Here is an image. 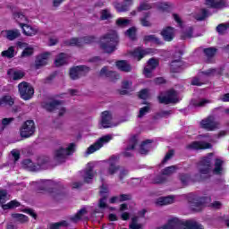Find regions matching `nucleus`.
I'll return each instance as SVG.
<instances>
[{"label": "nucleus", "mask_w": 229, "mask_h": 229, "mask_svg": "<svg viewBox=\"0 0 229 229\" xmlns=\"http://www.w3.org/2000/svg\"><path fill=\"white\" fill-rule=\"evenodd\" d=\"M161 229H205L203 225L196 221L187 220L182 221L178 218L168 220L167 225H165Z\"/></svg>", "instance_id": "obj_1"}, {"label": "nucleus", "mask_w": 229, "mask_h": 229, "mask_svg": "<svg viewBox=\"0 0 229 229\" xmlns=\"http://www.w3.org/2000/svg\"><path fill=\"white\" fill-rule=\"evenodd\" d=\"M119 44V36L117 33H106V35L100 38V48L104 51V53H114L115 51L117 45Z\"/></svg>", "instance_id": "obj_2"}, {"label": "nucleus", "mask_w": 229, "mask_h": 229, "mask_svg": "<svg viewBox=\"0 0 229 229\" xmlns=\"http://www.w3.org/2000/svg\"><path fill=\"white\" fill-rule=\"evenodd\" d=\"M38 190L45 191L51 198H53V199L58 198V182L54 180L40 181Z\"/></svg>", "instance_id": "obj_3"}, {"label": "nucleus", "mask_w": 229, "mask_h": 229, "mask_svg": "<svg viewBox=\"0 0 229 229\" xmlns=\"http://www.w3.org/2000/svg\"><path fill=\"white\" fill-rule=\"evenodd\" d=\"M18 90L20 97L24 101H30L35 94V89L30 84V82L22 81L18 85Z\"/></svg>", "instance_id": "obj_4"}, {"label": "nucleus", "mask_w": 229, "mask_h": 229, "mask_svg": "<svg viewBox=\"0 0 229 229\" xmlns=\"http://www.w3.org/2000/svg\"><path fill=\"white\" fill-rule=\"evenodd\" d=\"M94 176L96 173L94 172V166L89 165L84 170V174L82 175L83 182H75L72 183V189H81L84 183L90 184L94 181Z\"/></svg>", "instance_id": "obj_5"}, {"label": "nucleus", "mask_w": 229, "mask_h": 229, "mask_svg": "<svg viewBox=\"0 0 229 229\" xmlns=\"http://www.w3.org/2000/svg\"><path fill=\"white\" fill-rule=\"evenodd\" d=\"M74 151H76V143H70L66 148H59L58 165H61V164H65V162H67V158H69L71 155H74Z\"/></svg>", "instance_id": "obj_6"}, {"label": "nucleus", "mask_w": 229, "mask_h": 229, "mask_svg": "<svg viewBox=\"0 0 229 229\" xmlns=\"http://www.w3.org/2000/svg\"><path fill=\"white\" fill-rule=\"evenodd\" d=\"M35 122L33 120H27L20 128V136L21 139H30V137L35 135Z\"/></svg>", "instance_id": "obj_7"}, {"label": "nucleus", "mask_w": 229, "mask_h": 229, "mask_svg": "<svg viewBox=\"0 0 229 229\" xmlns=\"http://www.w3.org/2000/svg\"><path fill=\"white\" fill-rule=\"evenodd\" d=\"M212 157L214 155L209 153L199 160L198 163L199 174H208L210 173V169H212Z\"/></svg>", "instance_id": "obj_8"}, {"label": "nucleus", "mask_w": 229, "mask_h": 229, "mask_svg": "<svg viewBox=\"0 0 229 229\" xmlns=\"http://www.w3.org/2000/svg\"><path fill=\"white\" fill-rule=\"evenodd\" d=\"M90 72V67L86 65H78L70 69L71 80H80L81 76H87L88 72Z\"/></svg>", "instance_id": "obj_9"}, {"label": "nucleus", "mask_w": 229, "mask_h": 229, "mask_svg": "<svg viewBox=\"0 0 229 229\" xmlns=\"http://www.w3.org/2000/svg\"><path fill=\"white\" fill-rule=\"evenodd\" d=\"M98 40L96 36H85L83 38H72L67 43L68 46H76L77 47H81L83 44H94Z\"/></svg>", "instance_id": "obj_10"}, {"label": "nucleus", "mask_w": 229, "mask_h": 229, "mask_svg": "<svg viewBox=\"0 0 229 229\" xmlns=\"http://www.w3.org/2000/svg\"><path fill=\"white\" fill-rule=\"evenodd\" d=\"M112 140V136L106 135L101 138H99L94 144L89 146L87 149L88 155H92V153H96V151L101 149V147L104 144H106V142H110Z\"/></svg>", "instance_id": "obj_11"}, {"label": "nucleus", "mask_w": 229, "mask_h": 229, "mask_svg": "<svg viewBox=\"0 0 229 229\" xmlns=\"http://www.w3.org/2000/svg\"><path fill=\"white\" fill-rule=\"evenodd\" d=\"M158 101L161 103V105H171V103H178V98H176V90H168L166 92V96L158 97Z\"/></svg>", "instance_id": "obj_12"}, {"label": "nucleus", "mask_w": 229, "mask_h": 229, "mask_svg": "<svg viewBox=\"0 0 229 229\" xmlns=\"http://www.w3.org/2000/svg\"><path fill=\"white\" fill-rule=\"evenodd\" d=\"M211 148L212 144L205 141H192L186 146V149H190L191 151H199V149H210Z\"/></svg>", "instance_id": "obj_13"}, {"label": "nucleus", "mask_w": 229, "mask_h": 229, "mask_svg": "<svg viewBox=\"0 0 229 229\" xmlns=\"http://www.w3.org/2000/svg\"><path fill=\"white\" fill-rule=\"evenodd\" d=\"M99 76H106L109 78L110 81H117L121 79V75L115 71H108V66H104L100 72Z\"/></svg>", "instance_id": "obj_14"}, {"label": "nucleus", "mask_w": 229, "mask_h": 229, "mask_svg": "<svg viewBox=\"0 0 229 229\" xmlns=\"http://www.w3.org/2000/svg\"><path fill=\"white\" fill-rule=\"evenodd\" d=\"M137 144H139V140L137 139L136 135H133L132 137H131L129 140V145L127 146V148H125V151L123 152V157H125V158H130L133 157V154H131L130 150L135 149V148L137 147Z\"/></svg>", "instance_id": "obj_15"}, {"label": "nucleus", "mask_w": 229, "mask_h": 229, "mask_svg": "<svg viewBox=\"0 0 229 229\" xmlns=\"http://www.w3.org/2000/svg\"><path fill=\"white\" fill-rule=\"evenodd\" d=\"M200 124L201 128L208 130V131H214V130L217 128V125L216 124V122H214L212 116H208V118L202 120Z\"/></svg>", "instance_id": "obj_16"}, {"label": "nucleus", "mask_w": 229, "mask_h": 229, "mask_svg": "<svg viewBox=\"0 0 229 229\" xmlns=\"http://www.w3.org/2000/svg\"><path fill=\"white\" fill-rule=\"evenodd\" d=\"M203 53L207 58V64H214V56L217 55V48L216 47L204 48Z\"/></svg>", "instance_id": "obj_17"}, {"label": "nucleus", "mask_w": 229, "mask_h": 229, "mask_svg": "<svg viewBox=\"0 0 229 229\" xmlns=\"http://www.w3.org/2000/svg\"><path fill=\"white\" fill-rule=\"evenodd\" d=\"M161 36L165 42H172L174 38V28L168 26L163 29Z\"/></svg>", "instance_id": "obj_18"}, {"label": "nucleus", "mask_w": 229, "mask_h": 229, "mask_svg": "<svg viewBox=\"0 0 229 229\" xmlns=\"http://www.w3.org/2000/svg\"><path fill=\"white\" fill-rule=\"evenodd\" d=\"M133 5V0H124L123 4L116 3L114 4V8L119 13L128 12L130 8Z\"/></svg>", "instance_id": "obj_19"}, {"label": "nucleus", "mask_w": 229, "mask_h": 229, "mask_svg": "<svg viewBox=\"0 0 229 229\" xmlns=\"http://www.w3.org/2000/svg\"><path fill=\"white\" fill-rule=\"evenodd\" d=\"M185 63L182 61V58L174 60L170 64L171 72H182L184 69Z\"/></svg>", "instance_id": "obj_20"}, {"label": "nucleus", "mask_w": 229, "mask_h": 229, "mask_svg": "<svg viewBox=\"0 0 229 229\" xmlns=\"http://www.w3.org/2000/svg\"><path fill=\"white\" fill-rule=\"evenodd\" d=\"M100 124L102 128H110V124H112V114H110V111L102 112Z\"/></svg>", "instance_id": "obj_21"}, {"label": "nucleus", "mask_w": 229, "mask_h": 229, "mask_svg": "<svg viewBox=\"0 0 229 229\" xmlns=\"http://www.w3.org/2000/svg\"><path fill=\"white\" fill-rule=\"evenodd\" d=\"M147 55H149V52L148 50L142 49V47H137L132 52H131V56L134 58V60H137V62H140L144 56Z\"/></svg>", "instance_id": "obj_22"}, {"label": "nucleus", "mask_w": 229, "mask_h": 229, "mask_svg": "<svg viewBox=\"0 0 229 229\" xmlns=\"http://www.w3.org/2000/svg\"><path fill=\"white\" fill-rule=\"evenodd\" d=\"M42 108H45L47 112H53L58 106V101L53 98H48L41 104Z\"/></svg>", "instance_id": "obj_23"}, {"label": "nucleus", "mask_w": 229, "mask_h": 229, "mask_svg": "<svg viewBox=\"0 0 229 229\" xmlns=\"http://www.w3.org/2000/svg\"><path fill=\"white\" fill-rule=\"evenodd\" d=\"M207 6L219 10L226 6V0H206Z\"/></svg>", "instance_id": "obj_24"}, {"label": "nucleus", "mask_w": 229, "mask_h": 229, "mask_svg": "<svg viewBox=\"0 0 229 229\" xmlns=\"http://www.w3.org/2000/svg\"><path fill=\"white\" fill-rule=\"evenodd\" d=\"M20 26H21L23 33L27 37H33V36L37 35V33H38V29H37L35 27H31L26 23H20Z\"/></svg>", "instance_id": "obj_25"}, {"label": "nucleus", "mask_w": 229, "mask_h": 229, "mask_svg": "<svg viewBox=\"0 0 229 229\" xmlns=\"http://www.w3.org/2000/svg\"><path fill=\"white\" fill-rule=\"evenodd\" d=\"M117 160H119V157L117 156H112L109 159V167H108V174L111 175H114V173H117L119 169L121 168L119 165H115L117 164Z\"/></svg>", "instance_id": "obj_26"}, {"label": "nucleus", "mask_w": 229, "mask_h": 229, "mask_svg": "<svg viewBox=\"0 0 229 229\" xmlns=\"http://www.w3.org/2000/svg\"><path fill=\"white\" fill-rule=\"evenodd\" d=\"M115 65L122 72H131V64L126 60H119L115 62Z\"/></svg>", "instance_id": "obj_27"}, {"label": "nucleus", "mask_w": 229, "mask_h": 229, "mask_svg": "<svg viewBox=\"0 0 229 229\" xmlns=\"http://www.w3.org/2000/svg\"><path fill=\"white\" fill-rule=\"evenodd\" d=\"M207 201H210V197H200L199 200L193 202V210H195V212H201Z\"/></svg>", "instance_id": "obj_28"}, {"label": "nucleus", "mask_w": 229, "mask_h": 229, "mask_svg": "<svg viewBox=\"0 0 229 229\" xmlns=\"http://www.w3.org/2000/svg\"><path fill=\"white\" fill-rule=\"evenodd\" d=\"M48 57H49L48 53H45L38 56L36 59V69H40V67H44V65H47Z\"/></svg>", "instance_id": "obj_29"}, {"label": "nucleus", "mask_w": 229, "mask_h": 229, "mask_svg": "<svg viewBox=\"0 0 229 229\" xmlns=\"http://www.w3.org/2000/svg\"><path fill=\"white\" fill-rule=\"evenodd\" d=\"M15 105V99L10 95H5L0 98V106H13Z\"/></svg>", "instance_id": "obj_30"}, {"label": "nucleus", "mask_w": 229, "mask_h": 229, "mask_svg": "<svg viewBox=\"0 0 229 229\" xmlns=\"http://www.w3.org/2000/svg\"><path fill=\"white\" fill-rule=\"evenodd\" d=\"M152 142H153L152 140H146L141 142L140 146V155H148V153H149V148H151L149 144H152Z\"/></svg>", "instance_id": "obj_31"}, {"label": "nucleus", "mask_w": 229, "mask_h": 229, "mask_svg": "<svg viewBox=\"0 0 229 229\" xmlns=\"http://www.w3.org/2000/svg\"><path fill=\"white\" fill-rule=\"evenodd\" d=\"M21 166L28 171H40V167L37 166V165L33 164L30 159H24L21 163Z\"/></svg>", "instance_id": "obj_32"}, {"label": "nucleus", "mask_w": 229, "mask_h": 229, "mask_svg": "<svg viewBox=\"0 0 229 229\" xmlns=\"http://www.w3.org/2000/svg\"><path fill=\"white\" fill-rule=\"evenodd\" d=\"M156 203L159 207H164V205H171L172 203H174V197L173 196L160 197L159 199H157Z\"/></svg>", "instance_id": "obj_33"}, {"label": "nucleus", "mask_w": 229, "mask_h": 229, "mask_svg": "<svg viewBox=\"0 0 229 229\" xmlns=\"http://www.w3.org/2000/svg\"><path fill=\"white\" fill-rule=\"evenodd\" d=\"M143 42L145 44H149V42H153L157 44V46H162L164 44L160 38H157L155 35H147L143 37Z\"/></svg>", "instance_id": "obj_34"}, {"label": "nucleus", "mask_w": 229, "mask_h": 229, "mask_svg": "<svg viewBox=\"0 0 229 229\" xmlns=\"http://www.w3.org/2000/svg\"><path fill=\"white\" fill-rule=\"evenodd\" d=\"M8 76H12L13 80L17 81V80H22V77L26 75L24 72L22 71H15L13 69H10L7 71Z\"/></svg>", "instance_id": "obj_35"}, {"label": "nucleus", "mask_w": 229, "mask_h": 229, "mask_svg": "<svg viewBox=\"0 0 229 229\" xmlns=\"http://www.w3.org/2000/svg\"><path fill=\"white\" fill-rule=\"evenodd\" d=\"M213 174L220 176L223 174V160L216 158L215 160V168L213 169Z\"/></svg>", "instance_id": "obj_36"}, {"label": "nucleus", "mask_w": 229, "mask_h": 229, "mask_svg": "<svg viewBox=\"0 0 229 229\" xmlns=\"http://www.w3.org/2000/svg\"><path fill=\"white\" fill-rule=\"evenodd\" d=\"M5 37L8 40H15V38H19V37H21V32L19 30H6Z\"/></svg>", "instance_id": "obj_37"}, {"label": "nucleus", "mask_w": 229, "mask_h": 229, "mask_svg": "<svg viewBox=\"0 0 229 229\" xmlns=\"http://www.w3.org/2000/svg\"><path fill=\"white\" fill-rule=\"evenodd\" d=\"M47 164H49V158L47 157H40L38 158V165L36 167H39V169H47Z\"/></svg>", "instance_id": "obj_38"}, {"label": "nucleus", "mask_w": 229, "mask_h": 229, "mask_svg": "<svg viewBox=\"0 0 229 229\" xmlns=\"http://www.w3.org/2000/svg\"><path fill=\"white\" fill-rule=\"evenodd\" d=\"M209 103L210 100L207 98H200L199 100L192 101V105L195 106V108H203V106H206Z\"/></svg>", "instance_id": "obj_39"}, {"label": "nucleus", "mask_w": 229, "mask_h": 229, "mask_svg": "<svg viewBox=\"0 0 229 229\" xmlns=\"http://www.w3.org/2000/svg\"><path fill=\"white\" fill-rule=\"evenodd\" d=\"M1 56L4 58H13L15 56V47H10L7 50L1 53Z\"/></svg>", "instance_id": "obj_40"}, {"label": "nucleus", "mask_w": 229, "mask_h": 229, "mask_svg": "<svg viewBox=\"0 0 229 229\" xmlns=\"http://www.w3.org/2000/svg\"><path fill=\"white\" fill-rule=\"evenodd\" d=\"M69 55L65 53H60L58 55V67H62V65H67L69 62Z\"/></svg>", "instance_id": "obj_41"}, {"label": "nucleus", "mask_w": 229, "mask_h": 229, "mask_svg": "<svg viewBox=\"0 0 229 229\" xmlns=\"http://www.w3.org/2000/svg\"><path fill=\"white\" fill-rule=\"evenodd\" d=\"M176 169H178L176 165L165 167L162 170L161 174H163V176H171V174H174V173H176Z\"/></svg>", "instance_id": "obj_42"}, {"label": "nucleus", "mask_w": 229, "mask_h": 229, "mask_svg": "<svg viewBox=\"0 0 229 229\" xmlns=\"http://www.w3.org/2000/svg\"><path fill=\"white\" fill-rule=\"evenodd\" d=\"M125 35H127L131 40H137V29L135 27H131L126 30Z\"/></svg>", "instance_id": "obj_43"}, {"label": "nucleus", "mask_w": 229, "mask_h": 229, "mask_svg": "<svg viewBox=\"0 0 229 229\" xmlns=\"http://www.w3.org/2000/svg\"><path fill=\"white\" fill-rule=\"evenodd\" d=\"M149 13H145L143 18L140 20L141 26H143L144 28H151V23L149 22V21H148V19H149Z\"/></svg>", "instance_id": "obj_44"}, {"label": "nucleus", "mask_w": 229, "mask_h": 229, "mask_svg": "<svg viewBox=\"0 0 229 229\" xmlns=\"http://www.w3.org/2000/svg\"><path fill=\"white\" fill-rule=\"evenodd\" d=\"M12 218L15 219L18 223H28V216L23 214H13Z\"/></svg>", "instance_id": "obj_45"}, {"label": "nucleus", "mask_w": 229, "mask_h": 229, "mask_svg": "<svg viewBox=\"0 0 229 229\" xmlns=\"http://www.w3.org/2000/svg\"><path fill=\"white\" fill-rule=\"evenodd\" d=\"M229 28V23H220L216 26V32L219 35H225Z\"/></svg>", "instance_id": "obj_46"}, {"label": "nucleus", "mask_w": 229, "mask_h": 229, "mask_svg": "<svg viewBox=\"0 0 229 229\" xmlns=\"http://www.w3.org/2000/svg\"><path fill=\"white\" fill-rule=\"evenodd\" d=\"M85 214H88L87 208H82L75 214L74 216L72 217V221H80Z\"/></svg>", "instance_id": "obj_47"}, {"label": "nucleus", "mask_w": 229, "mask_h": 229, "mask_svg": "<svg viewBox=\"0 0 229 229\" xmlns=\"http://www.w3.org/2000/svg\"><path fill=\"white\" fill-rule=\"evenodd\" d=\"M13 18L20 24H22V22H28V18L25 15H23L22 13H13Z\"/></svg>", "instance_id": "obj_48"}, {"label": "nucleus", "mask_w": 229, "mask_h": 229, "mask_svg": "<svg viewBox=\"0 0 229 229\" xmlns=\"http://www.w3.org/2000/svg\"><path fill=\"white\" fill-rule=\"evenodd\" d=\"M17 207H21V203L17 200H12L8 204L3 205L2 208L4 210H8V208H17Z\"/></svg>", "instance_id": "obj_49"}, {"label": "nucleus", "mask_w": 229, "mask_h": 229, "mask_svg": "<svg viewBox=\"0 0 229 229\" xmlns=\"http://www.w3.org/2000/svg\"><path fill=\"white\" fill-rule=\"evenodd\" d=\"M153 8V5L148 2H141L140 4V6L137 8L138 12H144L148 10H151Z\"/></svg>", "instance_id": "obj_50"}, {"label": "nucleus", "mask_w": 229, "mask_h": 229, "mask_svg": "<svg viewBox=\"0 0 229 229\" xmlns=\"http://www.w3.org/2000/svg\"><path fill=\"white\" fill-rule=\"evenodd\" d=\"M139 223V217L134 216L131 218V224L129 225V228L131 229H142V225L138 224Z\"/></svg>", "instance_id": "obj_51"}, {"label": "nucleus", "mask_w": 229, "mask_h": 229, "mask_svg": "<svg viewBox=\"0 0 229 229\" xmlns=\"http://www.w3.org/2000/svg\"><path fill=\"white\" fill-rule=\"evenodd\" d=\"M179 180L182 185H188L189 181L191 180V175L188 174H180Z\"/></svg>", "instance_id": "obj_52"}, {"label": "nucleus", "mask_w": 229, "mask_h": 229, "mask_svg": "<svg viewBox=\"0 0 229 229\" xmlns=\"http://www.w3.org/2000/svg\"><path fill=\"white\" fill-rule=\"evenodd\" d=\"M160 65V61H158V59L157 58H150L148 61V66L152 68L154 71L155 69H157L158 66Z\"/></svg>", "instance_id": "obj_53"}, {"label": "nucleus", "mask_w": 229, "mask_h": 229, "mask_svg": "<svg viewBox=\"0 0 229 229\" xmlns=\"http://www.w3.org/2000/svg\"><path fill=\"white\" fill-rule=\"evenodd\" d=\"M173 114L172 110L168 111H161L159 113H157L156 115L154 116V119H162L164 117H169Z\"/></svg>", "instance_id": "obj_54"}, {"label": "nucleus", "mask_w": 229, "mask_h": 229, "mask_svg": "<svg viewBox=\"0 0 229 229\" xmlns=\"http://www.w3.org/2000/svg\"><path fill=\"white\" fill-rule=\"evenodd\" d=\"M130 24V20L124 18H119L116 20V26L119 28H126Z\"/></svg>", "instance_id": "obj_55"}, {"label": "nucleus", "mask_w": 229, "mask_h": 229, "mask_svg": "<svg viewBox=\"0 0 229 229\" xmlns=\"http://www.w3.org/2000/svg\"><path fill=\"white\" fill-rule=\"evenodd\" d=\"M208 17V11L207 9H201V13L195 16L196 21H205V18Z\"/></svg>", "instance_id": "obj_56"}, {"label": "nucleus", "mask_w": 229, "mask_h": 229, "mask_svg": "<svg viewBox=\"0 0 229 229\" xmlns=\"http://www.w3.org/2000/svg\"><path fill=\"white\" fill-rule=\"evenodd\" d=\"M138 98L144 100L148 99L149 98V90L148 89H141L138 94Z\"/></svg>", "instance_id": "obj_57"}, {"label": "nucleus", "mask_w": 229, "mask_h": 229, "mask_svg": "<svg viewBox=\"0 0 229 229\" xmlns=\"http://www.w3.org/2000/svg\"><path fill=\"white\" fill-rule=\"evenodd\" d=\"M161 12H171V5L168 3H161L157 6Z\"/></svg>", "instance_id": "obj_58"}, {"label": "nucleus", "mask_w": 229, "mask_h": 229, "mask_svg": "<svg viewBox=\"0 0 229 229\" xmlns=\"http://www.w3.org/2000/svg\"><path fill=\"white\" fill-rule=\"evenodd\" d=\"M33 55V47H27L21 53V58H28V56H31Z\"/></svg>", "instance_id": "obj_59"}, {"label": "nucleus", "mask_w": 229, "mask_h": 229, "mask_svg": "<svg viewBox=\"0 0 229 229\" xmlns=\"http://www.w3.org/2000/svg\"><path fill=\"white\" fill-rule=\"evenodd\" d=\"M149 110H151V107H149V106H143L140 109V114H138V117L140 119H142V117L144 115H146V114H148Z\"/></svg>", "instance_id": "obj_60"}, {"label": "nucleus", "mask_w": 229, "mask_h": 229, "mask_svg": "<svg viewBox=\"0 0 229 229\" xmlns=\"http://www.w3.org/2000/svg\"><path fill=\"white\" fill-rule=\"evenodd\" d=\"M131 199H132V197H131V194L130 193L119 195L120 203H123V201H131Z\"/></svg>", "instance_id": "obj_61"}, {"label": "nucleus", "mask_w": 229, "mask_h": 229, "mask_svg": "<svg viewBox=\"0 0 229 229\" xmlns=\"http://www.w3.org/2000/svg\"><path fill=\"white\" fill-rule=\"evenodd\" d=\"M107 199H108L107 195L102 196V198L99 199V202H98L99 208H106L107 205L106 201Z\"/></svg>", "instance_id": "obj_62"}, {"label": "nucleus", "mask_w": 229, "mask_h": 229, "mask_svg": "<svg viewBox=\"0 0 229 229\" xmlns=\"http://www.w3.org/2000/svg\"><path fill=\"white\" fill-rule=\"evenodd\" d=\"M153 71H155L150 66H147L143 70V74L146 76V78H151L153 76Z\"/></svg>", "instance_id": "obj_63"}, {"label": "nucleus", "mask_w": 229, "mask_h": 229, "mask_svg": "<svg viewBox=\"0 0 229 229\" xmlns=\"http://www.w3.org/2000/svg\"><path fill=\"white\" fill-rule=\"evenodd\" d=\"M165 182H167V178H165V176H164L162 174L161 175H157L154 180V182L157 184L165 183Z\"/></svg>", "instance_id": "obj_64"}]
</instances>
